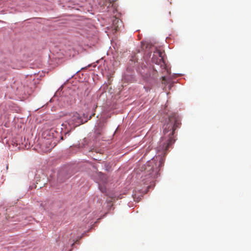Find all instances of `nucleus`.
Instances as JSON below:
<instances>
[{
  "mask_svg": "<svg viewBox=\"0 0 251 251\" xmlns=\"http://www.w3.org/2000/svg\"><path fill=\"white\" fill-rule=\"evenodd\" d=\"M109 197L112 199V200H115L116 199H118V198H116V196L114 195H112L111 196H109Z\"/></svg>",
  "mask_w": 251,
  "mask_h": 251,
  "instance_id": "nucleus-6",
  "label": "nucleus"
},
{
  "mask_svg": "<svg viewBox=\"0 0 251 251\" xmlns=\"http://www.w3.org/2000/svg\"><path fill=\"white\" fill-rule=\"evenodd\" d=\"M165 76L162 77V79H163V80H164V79H165Z\"/></svg>",
  "mask_w": 251,
  "mask_h": 251,
  "instance_id": "nucleus-8",
  "label": "nucleus"
},
{
  "mask_svg": "<svg viewBox=\"0 0 251 251\" xmlns=\"http://www.w3.org/2000/svg\"><path fill=\"white\" fill-rule=\"evenodd\" d=\"M119 23H120V20L119 19H118L117 18H115L113 20V26L116 30H118V28L119 27Z\"/></svg>",
  "mask_w": 251,
  "mask_h": 251,
  "instance_id": "nucleus-5",
  "label": "nucleus"
},
{
  "mask_svg": "<svg viewBox=\"0 0 251 251\" xmlns=\"http://www.w3.org/2000/svg\"><path fill=\"white\" fill-rule=\"evenodd\" d=\"M139 72L145 79L154 78L157 75V71L153 67L148 66L147 63L141 65L139 68Z\"/></svg>",
  "mask_w": 251,
  "mask_h": 251,
  "instance_id": "nucleus-3",
  "label": "nucleus"
},
{
  "mask_svg": "<svg viewBox=\"0 0 251 251\" xmlns=\"http://www.w3.org/2000/svg\"><path fill=\"white\" fill-rule=\"evenodd\" d=\"M83 116V117H84V118H87V115H86L85 114H84Z\"/></svg>",
  "mask_w": 251,
  "mask_h": 251,
  "instance_id": "nucleus-7",
  "label": "nucleus"
},
{
  "mask_svg": "<svg viewBox=\"0 0 251 251\" xmlns=\"http://www.w3.org/2000/svg\"><path fill=\"white\" fill-rule=\"evenodd\" d=\"M180 124V121L175 116H171L163 126V136L157 147L158 153H160L159 154V156H161L159 167H161L164 163L163 158L167 154V151L176 141L174 136L175 131L179 127Z\"/></svg>",
  "mask_w": 251,
  "mask_h": 251,
  "instance_id": "nucleus-1",
  "label": "nucleus"
},
{
  "mask_svg": "<svg viewBox=\"0 0 251 251\" xmlns=\"http://www.w3.org/2000/svg\"><path fill=\"white\" fill-rule=\"evenodd\" d=\"M95 113L93 114L89 117L88 119L86 120L85 121H83L80 115L77 112L70 113L69 115H67L68 117L67 119V122L69 125L74 128L76 126H80L83 123L87 122L88 120H90Z\"/></svg>",
  "mask_w": 251,
  "mask_h": 251,
  "instance_id": "nucleus-2",
  "label": "nucleus"
},
{
  "mask_svg": "<svg viewBox=\"0 0 251 251\" xmlns=\"http://www.w3.org/2000/svg\"><path fill=\"white\" fill-rule=\"evenodd\" d=\"M152 61L153 63L158 65L161 70H166V66L164 61L162 52L160 50H157L154 51Z\"/></svg>",
  "mask_w": 251,
  "mask_h": 251,
  "instance_id": "nucleus-4",
  "label": "nucleus"
}]
</instances>
